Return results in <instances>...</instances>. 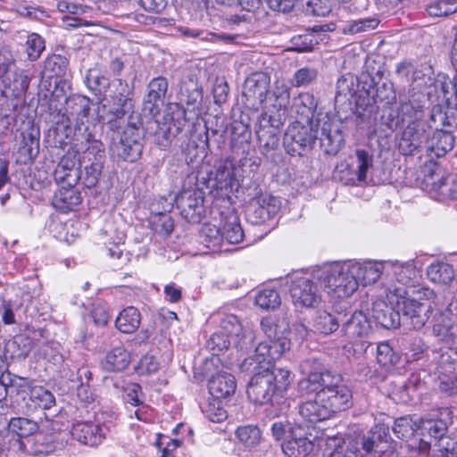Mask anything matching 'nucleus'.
Masks as SVG:
<instances>
[{
  "mask_svg": "<svg viewBox=\"0 0 457 457\" xmlns=\"http://www.w3.org/2000/svg\"><path fill=\"white\" fill-rule=\"evenodd\" d=\"M261 328L267 340L258 344L254 355L245 359L240 369L253 374L246 390L249 399L266 404L274 396L282 395L291 383L290 371L273 364L290 349L291 342L287 337L289 324L284 319L264 318Z\"/></svg>",
  "mask_w": 457,
  "mask_h": 457,
  "instance_id": "f257e3e1",
  "label": "nucleus"
},
{
  "mask_svg": "<svg viewBox=\"0 0 457 457\" xmlns=\"http://www.w3.org/2000/svg\"><path fill=\"white\" fill-rule=\"evenodd\" d=\"M297 390L301 396L318 393L320 400L324 402L333 416L352 405V391L343 383L339 374L328 370L310 372L298 382Z\"/></svg>",
  "mask_w": 457,
  "mask_h": 457,
  "instance_id": "f03ea898",
  "label": "nucleus"
},
{
  "mask_svg": "<svg viewBox=\"0 0 457 457\" xmlns=\"http://www.w3.org/2000/svg\"><path fill=\"white\" fill-rule=\"evenodd\" d=\"M90 108L91 101L88 97L83 96L69 97L66 101L62 122L66 123L67 129L73 128L74 140L88 144L86 151L95 154L96 161H100L104 156V145L100 140L94 138L88 125H86L83 120L88 117Z\"/></svg>",
  "mask_w": 457,
  "mask_h": 457,
  "instance_id": "7ed1b4c3",
  "label": "nucleus"
},
{
  "mask_svg": "<svg viewBox=\"0 0 457 457\" xmlns=\"http://www.w3.org/2000/svg\"><path fill=\"white\" fill-rule=\"evenodd\" d=\"M142 130L136 123L129 121L122 133L112 130L110 136L109 152L112 158L118 161H137L142 154Z\"/></svg>",
  "mask_w": 457,
  "mask_h": 457,
  "instance_id": "20e7f679",
  "label": "nucleus"
},
{
  "mask_svg": "<svg viewBox=\"0 0 457 457\" xmlns=\"http://www.w3.org/2000/svg\"><path fill=\"white\" fill-rule=\"evenodd\" d=\"M320 279L327 293L336 298L349 297L358 288L357 280L352 273L351 262L325 267Z\"/></svg>",
  "mask_w": 457,
  "mask_h": 457,
  "instance_id": "39448f33",
  "label": "nucleus"
},
{
  "mask_svg": "<svg viewBox=\"0 0 457 457\" xmlns=\"http://www.w3.org/2000/svg\"><path fill=\"white\" fill-rule=\"evenodd\" d=\"M119 87L111 96L112 104L106 106L103 104L104 112L100 115V120L105 123L111 130H118L122 124L123 118L129 115L133 119L132 113L134 102L131 98L132 87L122 79H117Z\"/></svg>",
  "mask_w": 457,
  "mask_h": 457,
  "instance_id": "423d86ee",
  "label": "nucleus"
},
{
  "mask_svg": "<svg viewBox=\"0 0 457 457\" xmlns=\"http://www.w3.org/2000/svg\"><path fill=\"white\" fill-rule=\"evenodd\" d=\"M370 331L371 322L364 312L343 315L341 333L352 344L354 353L361 354L367 351L370 344L366 338Z\"/></svg>",
  "mask_w": 457,
  "mask_h": 457,
  "instance_id": "0eeeda50",
  "label": "nucleus"
},
{
  "mask_svg": "<svg viewBox=\"0 0 457 457\" xmlns=\"http://www.w3.org/2000/svg\"><path fill=\"white\" fill-rule=\"evenodd\" d=\"M316 127L314 123L303 122L300 120L291 123L283 137V145L287 154L292 156L303 155L304 152L312 149L318 138Z\"/></svg>",
  "mask_w": 457,
  "mask_h": 457,
  "instance_id": "6e6552de",
  "label": "nucleus"
},
{
  "mask_svg": "<svg viewBox=\"0 0 457 457\" xmlns=\"http://www.w3.org/2000/svg\"><path fill=\"white\" fill-rule=\"evenodd\" d=\"M220 331L233 341L236 348L247 351L253 346L255 334L250 327H244L234 314H225L220 321Z\"/></svg>",
  "mask_w": 457,
  "mask_h": 457,
  "instance_id": "1a4fd4ad",
  "label": "nucleus"
},
{
  "mask_svg": "<svg viewBox=\"0 0 457 457\" xmlns=\"http://www.w3.org/2000/svg\"><path fill=\"white\" fill-rule=\"evenodd\" d=\"M397 307L402 313V323L415 330L425 326L431 312V307L428 303L406 297L397 302Z\"/></svg>",
  "mask_w": 457,
  "mask_h": 457,
  "instance_id": "9d476101",
  "label": "nucleus"
},
{
  "mask_svg": "<svg viewBox=\"0 0 457 457\" xmlns=\"http://www.w3.org/2000/svg\"><path fill=\"white\" fill-rule=\"evenodd\" d=\"M280 207L278 199L268 193H262L250 203L246 209L249 222L260 225L277 214Z\"/></svg>",
  "mask_w": 457,
  "mask_h": 457,
  "instance_id": "9b49d317",
  "label": "nucleus"
},
{
  "mask_svg": "<svg viewBox=\"0 0 457 457\" xmlns=\"http://www.w3.org/2000/svg\"><path fill=\"white\" fill-rule=\"evenodd\" d=\"M270 84V79L266 73H252L244 84L245 104L253 109H258L266 100Z\"/></svg>",
  "mask_w": 457,
  "mask_h": 457,
  "instance_id": "f8f14e48",
  "label": "nucleus"
},
{
  "mask_svg": "<svg viewBox=\"0 0 457 457\" xmlns=\"http://www.w3.org/2000/svg\"><path fill=\"white\" fill-rule=\"evenodd\" d=\"M181 215L190 223L201 221L204 213V193L198 189L186 190L176 198Z\"/></svg>",
  "mask_w": 457,
  "mask_h": 457,
  "instance_id": "ddd939ff",
  "label": "nucleus"
},
{
  "mask_svg": "<svg viewBox=\"0 0 457 457\" xmlns=\"http://www.w3.org/2000/svg\"><path fill=\"white\" fill-rule=\"evenodd\" d=\"M428 135L422 121H410L402 133L398 144L399 151L404 155L412 154L416 151H425Z\"/></svg>",
  "mask_w": 457,
  "mask_h": 457,
  "instance_id": "4468645a",
  "label": "nucleus"
},
{
  "mask_svg": "<svg viewBox=\"0 0 457 457\" xmlns=\"http://www.w3.org/2000/svg\"><path fill=\"white\" fill-rule=\"evenodd\" d=\"M272 104L262 114V120L273 122L275 126H282L287 116L290 103V90L285 85H276L272 93Z\"/></svg>",
  "mask_w": 457,
  "mask_h": 457,
  "instance_id": "2eb2a0df",
  "label": "nucleus"
},
{
  "mask_svg": "<svg viewBox=\"0 0 457 457\" xmlns=\"http://www.w3.org/2000/svg\"><path fill=\"white\" fill-rule=\"evenodd\" d=\"M290 295L295 307H314L320 299L317 286L305 277L292 281Z\"/></svg>",
  "mask_w": 457,
  "mask_h": 457,
  "instance_id": "dca6fc26",
  "label": "nucleus"
},
{
  "mask_svg": "<svg viewBox=\"0 0 457 457\" xmlns=\"http://www.w3.org/2000/svg\"><path fill=\"white\" fill-rule=\"evenodd\" d=\"M435 360L436 361L435 371L440 378L439 388L441 392L449 396L457 395V377H450L455 370L456 363L451 361V355L448 352L436 353Z\"/></svg>",
  "mask_w": 457,
  "mask_h": 457,
  "instance_id": "f3484780",
  "label": "nucleus"
},
{
  "mask_svg": "<svg viewBox=\"0 0 457 457\" xmlns=\"http://www.w3.org/2000/svg\"><path fill=\"white\" fill-rule=\"evenodd\" d=\"M169 83L166 78H154L147 86L148 92L144 98L143 111L154 118L160 112L168 90Z\"/></svg>",
  "mask_w": 457,
  "mask_h": 457,
  "instance_id": "a211bd4d",
  "label": "nucleus"
},
{
  "mask_svg": "<svg viewBox=\"0 0 457 457\" xmlns=\"http://www.w3.org/2000/svg\"><path fill=\"white\" fill-rule=\"evenodd\" d=\"M54 179L61 187H75L80 178L75 155L63 156L54 172Z\"/></svg>",
  "mask_w": 457,
  "mask_h": 457,
  "instance_id": "6ab92c4d",
  "label": "nucleus"
},
{
  "mask_svg": "<svg viewBox=\"0 0 457 457\" xmlns=\"http://www.w3.org/2000/svg\"><path fill=\"white\" fill-rule=\"evenodd\" d=\"M455 137L450 129H436L426 138L425 152L431 157H442L453 148Z\"/></svg>",
  "mask_w": 457,
  "mask_h": 457,
  "instance_id": "aec40b11",
  "label": "nucleus"
},
{
  "mask_svg": "<svg viewBox=\"0 0 457 457\" xmlns=\"http://www.w3.org/2000/svg\"><path fill=\"white\" fill-rule=\"evenodd\" d=\"M352 273H353L356 280L357 287L359 285L368 286L378 280L383 270L386 269V262H378L373 261H367L364 262H352Z\"/></svg>",
  "mask_w": 457,
  "mask_h": 457,
  "instance_id": "412c9836",
  "label": "nucleus"
},
{
  "mask_svg": "<svg viewBox=\"0 0 457 457\" xmlns=\"http://www.w3.org/2000/svg\"><path fill=\"white\" fill-rule=\"evenodd\" d=\"M236 182L237 179L233 164L231 162H224L217 168L214 177L209 179L208 187L215 189L221 195H228L232 192Z\"/></svg>",
  "mask_w": 457,
  "mask_h": 457,
  "instance_id": "4be33fe9",
  "label": "nucleus"
},
{
  "mask_svg": "<svg viewBox=\"0 0 457 457\" xmlns=\"http://www.w3.org/2000/svg\"><path fill=\"white\" fill-rule=\"evenodd\" d=\"M279 128L273 122H267L261 116L260 126L256 131L259 147L262 154L269 155L279 145Z\"/></svg>",
  "mask_w": 457,
  "mask_h": 457,
  "instance_id": "5701e85b",
  "label": "nucleus"
},
{
  "mask_svg": "<svg viewBox=\"0 0 457 457\" xmlns=\"http://www.w3.org/2000/svg\"><path fill=\"white\" fill-rule=\"evenodd\" d=\"M313 400H308L299 404V414L308 423H317L333 417L332 413L325 405L324 402L320 400L319 394L313 393Z\"/></svg>",
  "mask_w": 457,
  "mask_h": 457,
  "instance_id": "b1692460",
  "label": "nucleus"
},
{
  "mask_svg": "<svg viewBox=\"0 0 457 457\" xmlns=\"http://www.w3.org/2000/svg\"><path fill=\"white\" fill-rule=\"evenodd\" d=\"M71 434L75 440L89 446L98 445L104 438L102 428L93 422H78L74 424Z\"/></svg>",
  "mask_w": 457,
  "mask_h": 457,
  "instance_id": "393cba45",
  "label": "nucleus"
},
{
  "mask_svg": "<svg viewBox=\"0 0 457 457\" xmlns=\"http://www.w3.org/2000/svg\"><path fill=\"white\" fill-rule=\"evenodd\" d=\"M318 102L315 96L309 93H301L293 99L292 112L296 113L298 120L303 122L313 123Z\"/></svg>",
  "mask_w": 457,
  "mask_h": 457,
  "instance_id": "a878e982",
  "label": "nucleus"
},
{
  "mask_svg": "<svg viewBox=\"0 0 457 457\" xmlns=\"http://www.w3.org/2000/svg\"><path fill=\"white\" fill-rule=\"evenodd\" d=\"M390 439L389 428L385 424H378L371 428L362 438L361 447L366 453L384 452L382 445L388 444Z\"/></svg>",
  "mask_w": 457,
  "mask_h": 457,
  "instance_id": "bb28decb",
  "label": "nucleus"
},
{
  "mask_svg": "<svg viewBox=\"0 0 457 457\" xmlns=\"http://www.w3.org/2000/svg\"><path fill=\"white\" fill-rule=\"evenodd\" d=\"M282 450L287 457H305L313 450V443L301 431H293L290 438L283 443Z\"/></svg>",
  "mask_w": 457,
  "mask_h": 457,
  "instance_id": "cd10ccee",
  "label": "nucleus"
},
{
  "mask_svg": "<svg viewBox=\"0 0 457 457\" xmlns=\"http://www.w3.org/2000/svg\"><path fill=\"white\" fill-rule=\"evenodd\" d=\"M210 394L216 399L227 398L233 395L237 383L233 375L220 372L213 376L208 385Z\"/></svg>",
  "mask_w": 457,
  "mask_h": 457,
  "instance_id": "c85d7f7f",
  "label": "nucleus"
},
{
  "mask_svg": "<svg viewBox=\"0 0 457 457\" xmlns=\"http://www.w3.org/2000/svg\"><path fill=\"white\" fill-rule=\"evenodd\" d=\"M401 311H395L393 306L383 301L376 302L372 307L375 320L386 328H398L402 323Z\"/></svg>",
  "mask_w": 457,
  "mask_h": 457,
  "instance_id": "c756f323",
  "label": "nucleus"
},
{
  "mask_svg": "<svg viewBox=\"0 0 457 457\" xmlns=\"http://www.w3.org/2000/svg\"><path fill=\"white\" fill-rule=\"evenodd\" d=\"M80 202V193L75 188V187H61V188L54 195L52 204L56 210L66 213L74 210Z\"/></svg>",
  "mask_w": 457,
  "mask_h": 457,
  "instance_id": "7c9ffc66",
  "label": "nucleus"
},
{
  "mask_svg": "<svg viewBox=\"0 0 457 457\" xmlns=\"http://www.w3.org/2000/svg\"><path fill=\"white\" fill-rule=\"evenodd\" d=\"M433 335L445 343L457 353V323H453L448 317L440 316L433 326Z\"/></svg>",
  "mask_w": 457,
  "mask_h": 457,
  "instance_id": "2f4dec72",
  "label": "nucleus"
},
{
  "mask_svg": "<svg viewBox=\"0 0 457 457\" xmlns=\"http://www.w3.org/2000/svg\"><path fill=\"white\" fill-rule=\"evenodd\" d=\"M418 431L422 436L421 440L427 444H431V440H436V442L445 436L447 431L446 423L441 420H421L418 426Z\"/></svg>",
  "mask_w": 457,
  "mask_h": 457,
  "instance_id": "473e14b6",
  "label": "nucleus"
},
{
  "mask_svg": "<svg viewBox=\"0 0 457 457\" xmlns=\"http://www.w3.org/2000/svg\"><path fill=\"white\" fill-rule=\"evenodd\" d=\"M60 434H38L33 438L30 451L34 455H46L63 446L62 440H59Z\"/></svg>",
  "mask_w": 457,
  "mask_h": 457,
  "instance_id": "72a5a7b5",
  "label": "nucleus"
},
{
  "mask_svg": "<svg viewBox=\"0 0 457 457\" xmlns=\"http://www.w3.org/2000/svg\"><path fill=\"white\" fill-rule=\"evenodd\" d=\"M140 322L141 314L139 311L133 306H128L119 313L115 320V326L120 332L130 334L139 328Z\"/></svg>",
  "mask_w": 457,
  "mask_h": 457,
  "instance_id": "f704fd0d",
  "label": "nucleus"
},
{
  "mask_svg": "<svg viewBox=\"0 0 457 457\" xmlns=\"http://www.w3.org/2000/svg\"><path fill=\"white\" fill-rule=\"evenodd\" d=\"M129 353L122 346H117L107 353L103 367L107 371H121L129 366Z\"/></svg>",
  "mask_w": 457,
  "mask_h": 457,
  "instance_id": "c9c22d12",
  "label": "nucleus"
},
{
  "mask_svg": "<svg viewBox=\"0 0 457 457\" xmlns=\"http://www.w3.org/2000/svg\"><path fill=\"white\" fill-rule=\"evenodd\" d=\"M386 266V269L391 268L395 279L403 285L411 284L417 277V270L413 261L406 262L387 261Z\"/></svg>",
  "mask_w": 457,
  "mask_h": 457,
  "instance_id": "e433bc0d",
  "label": "nucleus"
},
{
  "mask_svg": "<svg viewBox=\"0 0 457 457\" xmlns=\"http://www.w3.org/2000/svg\"><path fill=\"white\" fill-rule=\"evenodd\" d=\"M424 97L420 95H413L411 99L408 101L401 100L399 113L403 121L407 120L408 123L412 120L421 121L423 117V104L420 98Z\"/></svg>",
  "mask_w": 457,
  "mask_h": 457,
  "instance_id": "4c0bfd02",
  "label": "nucleus"
},
{
  "mask_svg": "<svg viewBox=\"0 0 457 457\" xmlns=\"http://www.w3.org/2000/svg\"><path fill=\"white\" fill-rule=\"evenodd\" d=\"M427 276L433 283L447 285L453 279L454 270L450 264L436 262L428 267Z\"/></svg>",
  "mask_w": 457,
  "mask_h": 457,
  "instance_id": "58836bf2",
  "label": "nucleus"
},
{
  "mask_svg": "<svg viewBox=\"0 0 457 457\" xmlns=\"http://www.w3.org/2000/svg\"><path fill=\"white\" fill-rule=\"evenodd\" d=\"M321 146L328 154H337L340 150L343 137L340 133L335 131L332 133L330 124L325 122L320 129V137Z\"/></svg>",
  "mask_w": 457,
  "mask_h": 457,
  "instance_id": "ea45409f",
  "label": "nucleus"
},
{
  "mask_svg": "<svg viewBox=\"0 0 457 457\" xmlns=\"http://www.w3.org/2000/svg\"><path fill=\"white\" fill-rule=\"evenodd\" d=\"M343 321V314L335 316L325 311L319 312L314 320V328L320 333L328 335L338 328L339 322Z\"/></svg>",
  "mask_w": 457,
  "mask_h": 457,
  "instance_id": "a19ab883",
  "label": "nucleus"
},
{
  "mask_svg": "<svg viewBox=\"0 0 457 457\" xmlns=\"http://www.w3.org/2000/svg\"><path fill=\"white\" fill-rule=\"evenodd\" d=\"M431 189L438 193L442 198L457 199V176L440 177L431 182Z\"/></svg>",
  "mask_w": 457,
  "mask_h": 457,
  "instance_id": "79ce46f5",
  "label": "nucleus"
},
{
  "mask_svg": "<svg viewBox=\"0 0 457 457\" xmlns=\"http://www.w3.org/2000/svg\"><path fill=\"white\" fill-rule=\"evenodd\" d=\"M244 238V231L238 218L232 214L227 217L222 227V239L229 244H238Z\"/></svg>",
  "mask_w": 457,
  "mask_h": 457,
  "instance_id": "37998d69",
  "label": "nucleus"
},
{
  "mask_svg": "<svg viewBox=\"0 0 457 457\" xmlns=\"http://www.w3.org/2000/svg\"><path fill=\"white\" fill-rule=\"evenodd\" d=\"M69 61L60 54H53L45 61L44 72L49 77H65L68 71Z\"/></svg>",
  "mask_w": 457,
  "mask_h": 457,
  "instance_id": "c03bdc74",
  "label": "nucleus"
},
{
  "mask_svg": "<svg viewBox=\"0 0 457 457\" xmlns=\"http://www.w3.org/2000/svg\"><path fill=\"white\" fill-rule=\"evenodd\" d=\"M236 436L245 447L253 448L260 444L262 432L257 426L246 425L237 428Z\"/></svg>",
  "mask_w": 457,
  "mask_h": 457,
  "instance_id": "a18cd8bd",
  "label": "nucleus"
},
{
  "mask_svg": "<svg viewBox=\"0 0 457 457\" xmlns=\"http://www.w3.org/2000/svg\"><path fill=\"white\" fill-rule=\"evenodd\" d=\"M431 129H451L457 127L455 119L449 117L440 105H435L431 109L429 117V125Z\"/></svg>",
  "mask_w": 457,
  "mask_h": 457,
  "instance_id": "49530a36",
  "label": "nucleus"
},
{
  "mask_svg": "<svg viewBox=\"0 0 457 457\" xmlns=\"http://www.w3.org/2000/svg\"><path fill=\"white\" fill-rule=\"evenodd\" d=\"M9 429L20 437H28L37 432L38 425L26 418H12L9 422Z\"/></svg>",
  "mask_w": 457,
  "mask_h": 457,
  "instance_id": "de8ad7c7",
  "label": "nucleus"
},
{
  "mask_svg": "<svg viewBox=\"0 0 457 457\" xmlns=\"http://www.w3.org/2000/svg\"><path fill=\"white\" fill-rule=\"evenodd\" d=\"M379 21L376 18H364L353 21H348L342 28L344 34L354 35L374 29L378 27Z\"/></svg>",
  "mask_w": 457,
  "mask_h": 457,
  "instance_id": "09e8293b",
  "label": "nucleus"
},
{
  "mask_svg": "<svg viewBox=\"0 0 457 457\" xmlns=\"http://www.w3.org/2000/svg\"><path fill=\"white\" fill-rule=\"evenodd\" d=\"M20 151L27 160L33 161L39 153V132L32 129L24 134Z\"/></svg>",
  "mask_w": 457,
  "mask_h": 457,
  "instance_id": "8fccbe9b",
  "label": "nucleus"
},
{
  "mask_svg": "<svg viewBox=\"0 0 457 457\" xmlns=\"http://www.w3.org/2000/svg\"><path fill=\"white\" fill-rule=\"evenodd\" d=\"M279 294L271 288H264L255 296V304L263 310H274L280 305Z\"/></svg>",
  "mask_w": 457,
  "mask_h": 457,
  "instance_id": "3c124183",
  "label": "nucleus"
},
{
  "mask_svg": "<svg viewBox=\"0 0 457 457\" xmlns=\"http://www.w3.org/2000/svg\"><path fill=\"white\" fill-rule=\"evenodd\" d=\"M318 78V71L312 67H303L298 69L291 79V84L294 87H308L316 81Z\"/></svg>",
  "mask_w": 457,
  "mask_h": 457,
  "instance_id": "603ef678",
  "label": "nucleus"
},
{
  "mask_svg": "<svg viewBox=\"0 0 457 457\" xmlns=\"http://www.w3.org/2000/svg\"><path fill=\"white\" fill-rule=\"evenodd\" d=\"M45 40L37 33H30L26 40V53L31 62L37 61L45 50Z\"/></svg>",
  "mask_w": 457,
  "mask_h": 457,
  "instance_id": "864d4df0",
  "label": "nucleus"
},
{
  "mask_svg": "<svg viewBox=\"0 0 457 457\" xmlns=\"http://www.w3.org/2000/svg\"><path fill=\"white\" fill-rule=\"evenodd\" d=\"M427 11L430 16H447L457 12V1L438 0L428 5Z\"/></svg>",
  "mask_w": 457,
  "mask_h": 457,
  "instance_id": "5fc2aeb1",
  "label": "nucleus"
},
{
  "mask_svg": "<svg viewBox=\"0 0 457 457\" xmlns=\"http://www.w3.org/2000/svg\"><path fill=\"white\" fill-rule=\"evenodd\" d=\"M367 93L369 96L371 95L375 102H385L388 104L395 99L393 85L386 82L377 85L376 88L371 86L370 89H367Z\"/></svg>",
  "mask_w": 457,
  "mask_h": 457,
  "instance_id": "6e6d98bb",
  "label": "nucleus"
},
{
  "mask_svg": "<svg viewBox=\"0 0 457 457\" xmlns=\"http://www.w3.org/2000/svg\"><path fill=\"white\" fill-rule=\"evenodd\" d=\"M355 94L354 78L351 74L342 76L337 82L336 100L340 98L350 100Z\"/></svg>",
  "mask_w": 457,
  "mask_h": 457,
  "instance_id": "4d7b16f0",
  "label": "nucleus"
},
{
  "mask_svg": "<svg viewBox=\"0 0 457 457\" xmlns=\"http://www.w3.org/2000/svg\"><path fill=\"white\" fill-rule=\"evenodd\" d=\"M357 159V179L361 182L366 180L367 171L373 165V156L364 149L355 151Z\"/></svg>",
  "mask_w": 457,
  "mask_h": 457,
  "instance_id": "13d9d810",
  "label": "nucleus"
},
{
  "mask_svg": "<svg viewBox=\"0 0 457 457\" xmlns=\"http://www.w3.org/2000/svg\"><path fill=\"white\" fill-rule=\"evenodd\" d=\"M30 399L36 405L46 410L55 404L54 395L43 387L33 388L30 393Z\"/></svg>",
  "mask_w": 457,
  "mask_h": 457,
  "instance_id": "bf43d9fd",
  "label": "nucleus"
},
{
  "mask_svg": "<svg viewBox=\"0 0 457 457\" xmlns=\"http://www.w3.org/2000/svg\"><path fill=\"white\" fill-rule=\"evenodd\" d=\"M202 237L208 247H216L223 241L222 230L213 224H204L201 230Z\"/></svg>",
  "mask_w": 457,
  "mask_h": 457,
  "instance_id": "052dcab7",
  "label": "nucleus"
},
{
  "mask_svg": "<svg viewBox=\"0 0 457 457\" xmlns=\"http://www.w3.org/2000/svg\"><path fill=\"white\" fill-rule=\"evenodd\" d=\"M392 429L394 434L402 440L411 438L415 432L411 420L406 417L397 419Z\"/></svg>",
  "mask_w": 457,
  "mask_h": 457,
  "instance_id": "680f3d73",
  "label": "nucleus"
},
{
  "mask_svg": "<svg viewBox=\"0 0 457 457\" xmlns=\"http://www.w3.org/2000/svg\"><path fill=\"white\" fill-rule=\"evenodd\" d=\"M230 345H233V341L220 331L212 334L207 342V345L213 354H219L228 349Z\"/></svg>",
  "mask_w": 457,
  "mask_h": 457,
  "instance_id": "e2e57ef3",
  "label": "nucleus"
},
{
  "mask_svg": "<svg viewBox=\"0 0 457 457\" xmlns=\"http://www.w3.org/2000/svg\"><path fill=\"white\" fill-rule=\"evenodd\" d=\"M393 348L388 343H379L377 346V361L382 366L388 368L396 361Z\"/></svg>",
  "mask_w": 457,
  "mask_h": 457,
  "instance_id": "0e129e2a",
  "label": "nucleus"
},
{
  "mask_svg": "<svg viewBox=\"0 0 457 457\" xmlns=\"http://www.w3.org/2000/svg\"><path fill=\"white\" fill-rule=\"evenodd\" d=\"M86 84L90 90L100 92L102 88H104L107 86L108 81L100 74L96 68H93L87 71L86 75Z\"/></svg>",
  "mask_w": 457,
  "mask_h": 457,
  "instance_id": "69168bd1",
  "label": "nucleus"
},
{
  "mask_svg": "<svg viewBox=\"0 0 457 457\" xmlns=\"http://www.w3.org/2000/svg\"><path fill=\"white\" fill-rule=\"evenodd\" d=\"M336 2L332 0H309L307 3V12L315 16H326L332 9Z\"/></svg>",
  "mask_w": 457,
  "mask_h": 457,
  "instance_id": "338daca9",
  "label": "nucleus"
},
{
  "mask_svg": "<svg viewBox=\"0 0 457 457\" xmlns=\"http://www.w3.org/2000/svg\"><path fill=\"white\" fill-rule=\"evenodd\" d=\"M437 451L441 457H457V441L444 436L437 443Z\"/></svg>",
  "mask_w": 457,
  "mask_h": 457,
  "instance_id": "774afa93",
  "label": "nucleus"
}]
</instances>
